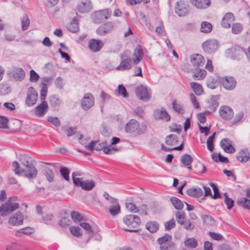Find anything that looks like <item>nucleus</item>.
<instances>
[{
	"instance_id": "8",
	"label": "nucleus",
	"mask_w": 250,
	"mask_h": 250,
	"mask_svg": "<svg viewBox=\"0 0 250 250\" xmlns=\"http://www.w3.org/2000/svg\"><path fill=\"white\" fill-rule=\"evenodd\" d=\"M135 93L138 99L144 102L149 101L151 98V95L148 93L147 88L143 84H140L136 87Z\"/></svg>"
},
{
	"instance_id": "51",
	"label": "nucleus",
	"mask_w": 250,
	"mask_h": 250,
	"mask_svg": "<svg viewBox=\"0 0 250 250\" xmlns=\"http://www.w3.org/2000/svg\"><path fill=\"white\" fill-rule=\"evenodd\" d=\"M12 167L14 168L13 170L16 174L20 175L22 173L24 174V169L20 167L18 162L14 161L12 163Z\"/></svg>"
},
{
	"instance_id": "35",
	"label": "nucleus",
	"mask_w": 250,
	"mask_h": 250,
	"mask_svg": "<svg viewBox=\"0 0 250 250\" xmlns=\"http://www.w3.org/2000/svg\"><path fill=\"white\" fill-rule=\"evenodd\" d=\"M173 109L177 113L181 115L184 114L185 110L183 105L176 100H174L172 103Z\"/></svg>"
},
{
	"instance_id": "54",
	"label": "nucleus",
	"mask_w": 250,
	"mask_h": 250,
	"mask_svg": "<svg viewBox=\"0 0 250 250\" xmlns=\"http://www.w3.org/2000/svg\"><path fill=\"white\" fill-rule=\"evenodd\" d=\"M120 207L119 204L113 205L109 208V211L113 216L116 215L120 212Z\"/></svg>"
},
{
	"instance_id": "52",
	"label": "nucleus",
	"mask_w": 250,
	"mask_h": 250,
	"mask_svg": "<svg viewBox=\"0 0 250 250\" xmlns=\"http://www.w3.org/2000/svg\"><path fill=\"white\" fill-rule=\"evenodd\" d=\"M224 196L225 197L224 199V202L227 206V208L230 210L234 206V201L231 198L228 196L227 193H225Z\"/></svg>"
},
{
	"instance_id": "53",
	"label": "nucleus",
	"mask_w": 250,
	"mask_h": 250,
	"mask_svg": "<svg viewBox=\"0 0 250 250\" xmlns=\"http://www.w3.org/2000/svg\"><path fill=\"white\" fill-rule=\"evenodd\" d=\"M243 29L242 25L239 23H235L232 24L231 32L234 34H239Z\"/></svg>"
},
{
	"instance_id": "45",
	"label": "nucleus",
	"mask_w": 250,
	"mask_h": 250,
	"mask_svg": "<svg viewBox=\"0 0 250 250\" xmlns=\"http://www.w3.org/2000/svg\"><path fill=\"white\" fill-rule=\"evenodd\" d=\"M176 247L175 244L171 242L170 240L166 243H164L163 245H160V250H174Z\"/></svg>"
},
{
	"instance_id": "25",
	"label": "nucleus",
	"mask_w": 250,
	"mask_h": 250,
	"mask_svg": "<svg viewBox=\"0 0 250 250\" xmlns=\"http://www.w3.org/2000/svg\"><path fill=\"white\" fill-rule=\"evenodd\" d=\"M103 45L104 44L102 41L96 39H91L88 43L89 48L93 52L100 51Z\"/></svg>"
},
{
	"instance_id": "28",
	"label": "nucleus",
	"mask_w": 250,
	"mask_h": 250,
	"mask_svg": "<svg viewBox=\"0 0 250 250\" xmlns=\"http://www.w3.org/2000/svg\"><path fill=\"white\" fill-rule=\"evenodd\" d=\"M34 232L35 230L33 228L27 227L17 230L15 231V235L16 237H21L23 235L29 236Z\"/></svg>"
},
{
	"instance_id": "19",
	"label": "nucleus",
	"mask_w": 250,
	"mask_h": 250,
	"mask_svg": "<svg viewBox=\"0 0 250 250\" xmlns=\"http://www.w3.org/2000/svg\"><path fill=\"white\" fill-rule=\"evenodd\" d=\"M48 101L50 106L54 110H58L62 104V100L56 94L50 95Z\"/></svg>"
},
{
	"instance_id": "11",
	"label": "nucleus",
	"mask_w": 250,
	"mask_h": 250,
	"mask_svg": "<svg viewBox=\"0 0 250 250\" xmlns=\"http://www.w3.org/2000/svg\"><path fill=\"white\" fill-rule=\"evenodd\" d=\"M114 27V23L107 21L101 25L96 30V33L99 36H104L112 32Z\"/></svg>"
},
{
	"instance_id": "6",
	"label": "nucleus",
	"mask_w": 250,
	"mask_h": 250,
	"mask_svg": "<svg viewBox=\"0 0 250 250\" xmlns=\"http://www.w3.org/2000/svg\"><path fill=\"white\" fill-rule=\"evenodd\" d=\"M175 12L179 17H184L190 12V7L188 2L180 0L177 1L175 7Z\"/></svg>"
},
{
	"instance_id": "5",
	"label": "nucleus",
	"mask_w": 250,
	"mask_h": 250,
	"mask_svg": "<svg viewBox=\"0 0 250 250\" xmlns=\"http://www.w3.org/2000/svg\"><path fill=\"white\" fill-rule=\"evenodd\" d=\"M112 14V11L109 8H106L96 11L93 18L95 23L99 24L104 21L108 19Z\"/></svg>"
},
{
	"instance_id": "24",
	"label": "nucleus",
	"mask_w": 250,
	"mask_h": 250,
	"mask_svg": "<svg viewBox=\"0 0 250 250\" xmlns=\"http://www.w3.org/2000/svg\"><path fill=\"white\" fill-rule=\"evenodd\" d=\"M23 216L21 212H17L9 220V223L13 226L20 225L22 224Z\"/></svg>"
},
{
	"instance_id": "41",
	"label": "nucleus",
	"mask_w": 250,
	"mask_h": 250,
	"mask_svg": "<svg viewBox=\"0 0 250 250\" xmlns=\"http://www.w3.org/2000/svg\"><path fill=\"white\" fill-rule=\"evenodd\" d=\"M212 29V24L208 21H203L201 24L200 31L204 33H209Z\"/></svg>"
},
{
	"instance_id": "27",
	"label": "nucleus",
	"mask_w": 250,
	"mask_h": 250,
	"mask_svg": "<svg viewBox=\"0 0 250 250\" xmlns=\"http://www.w3.org/2000/svg\"><path fill=\"white\" fill-rule=\"evenodd\" d=\"M61 220L59 221V225L62 227H67L70 221L69 219V214L67 213L66 210H62L60 212Z\"/></svg>"
},
{
	"instance_id": "57",
	"label": "nucleus",
	"mask_w": 250,
	"mask_h": 250,
	"mask_svg": "<svg viewBox=\"0 0 250 250\" xmlns=\"http://www.w3.org/2000/svg\"><path fill=\"white\" fill-rule=\"evenodd\" d=\"M60 172L62 177L66 180H69V170L66 167H62L60 169Z\"/></svg>"
},
{
	"instance_id": "58",
	"label": "nucleus",
	"mask_w": 250,
	"mask_h": 250,
	"mask_svg": "<svg viewBox=\"0 0 250 250\" xmlns=\"http://www.w3.org/2000/svg\"><path fill=\"white\" fill-rule=\"evenodd\" d=\"M118 92L120 95H122L124 98H126L128 96L127 90L123 84L118 85Z\"/></svg>"
},
{
	"instance_id": "37",
	"label": "nucleus",
	"mask_w": 250,
	"mask_h": 250,
	"mask_svg": "<svg viewBox=\"0 0 250 250\" xmlns=\"http://www.w3.org/2000/svg\"><path fill=\"white\" fill-rule=\"evenodd\" d=\"M170 201L176 209L181 210L184 208V204L182 201L175 197H172L170 198Z\"/></svg>"
},
{
	"instance_id": "1",
	"label": "nucleus",
	"mask_w": 250,
	"mask_h": 250,
	"mask_svg": "<svg viewBox=\"0 0 250 250\" xmlns=\"http://www.w3.org/2000/svg\"><path fill=\"white\" fill-rule=\"evenodd\" d=\"M20 161L21 165L24 166V176L28 179H34L38 173L37 168L35 167L34 160L27 154H22L21 156Z\"/></svg>"
},
{
	"instance_id": "42",
	"label": "nucleus",
	"mask_w": 250,
	"mask_h": 250,
	"mask_svg": "<svg viewBox=\"0 0 250 250\" xmlns=\"http://www.w3.org/2000/svg\"><path fill=\"white\" fill-rule=\"evenodd\" d=\"M178 137L175 134H170L166 138L165 143L168 146H173L178 142Z\"/></svg>"
},
{
	"instance_id": "40",
	"label": "nucleus",
	"mask_w": 250,
	"mask_h": 250,
	"mask_svg": "<svg viewBox=\"0 0 250 250\" xmlns=\"http://www.w3.org/2000/svg\"><path fill=\"white\" fill-rule=\"evenodd\" d=\"M95 186V183L93 180H85L83 181L81 188L86 191L91 190Z\"/></svg>"
},
{
	"instance_id": "22",
	"label": "nucleus",
	"mask_w": 250,
	"mask_h": 250,
	"mask_svg": "<svg viewBox=\"0 0 250 250\" xmlns=\"http://www.w3.org/2000/svg\"><path fill=\"white\" fill-rule=\"evenodd\" d=\"M133 56L134 57L133 59V63L138 64L143 59L144 56L143 50L141 45H137L133 52Z\"/></svg>"
},
{
	"instance_id": "20",
	"label": "nucleus",
	"mask_w": 250,
	"mask_h": 250,
	"mask_svg": "<svg viewBox=\"0 0 250 250\" xmlns=\"http://www.w3.org/2000/svg\"><path fill=\"white\" fill-rule=\"evenodd\" d=\"M10 74L12 75L13 79L17 82H21L23 80L25 76V73L24 70L20 67H15Z\"/></svg>"
},
{
	"instance_id": "2",
	"label": "nucleus",
	"mask_w": 250,
	"mask_h": 250,
	"mask_svg": "<svg viewBox=\"0 0 250 250\" xmlns=\"http://www.w3.org/2000/svg\"><path fill=\"white\" fill-rule=\"evenodd\" d=\"M125 130L128 133H133L135 136L145 133L147 130V126L145 124L140 125L135 119H131L126 124Z\"/></svg>"
},
{
	"instance_id": "31",
	"label": "nucleus",
	"mask_w": 250,
	"mask_h": 250,
	"mask_svg": "<svg viewBox=\"0 0 250 250\" xmlns=\"http://www.w3.org/2000/svg\"><path fill=\"white\" fill-rule=\"evenodd\" d=\"M67 29L71 32L75 33L79 31V21L77 17H74L71 22L67 25Z\"/></svg>"
},
{
	"instance_id": "3",
	"label": "nucleus",
	"mask_w": 250,
	"mask_h": 250,
	"mask_svg": "<svg viewBox=\"0 0 250 250\" xmlns=\"http://www.w3.org/2000/svg\"><path fill=\"white\" fill-rule=\"evenodd\" d=\"M123 222L128 227V229H125V231L131 232H138V228L141 223L138 216L134 214L126 215L124 217Z\"/></svg>"
},
{
	"instance_id": "26",
	"label": "nucleus",
	"mask_w": 250,
	"mask_h": 250,
	"mask_svg": "<svg viewBox=\"0 0 250 250\" xmlns=\"http://www.w3.org/2000/svg\"><path fill=\"white\" fill-rule=\"evenodd\" d=\"M192 71L193 73L192 77L195 80H203L207 75L206 71L199 67H195Z\"/></svg>"
},
{
	"instance_id": "47",
	"label": "nucleus",
	"mask_w": 250,
	"mask_h": 250,
	"mask_svg": "<svg viewBox=\"0 0 250 250\" xmlns=\"http://www.w3.org/2000/svg\"><path fill=\"white\" fill-rule=\"evenodd\" d=\"M184 142H182L181 144L178 146H176L173 148H169L163 144H162L161 145V149L166 152H170L173 150L181 151L184 149Z\"/></svg>"
},
{
	"instance_id": "43",
	"label": "nucleus",
	"mask_w": 250,
	"mask_h": 250,
	"mask_svg": "<svg viewBox=\"0 0 250 250\" xmlns=\"http://www.w3.org/2000/svg\"><path fill=\"white\" fill-rule=\"evenodd\" d=\"M201 218L203 224L207 225L212 226L215 223L214 218L209 215L202 214L201 215Z\"/></svg>"
},
{
	"instance_id": "21",
	"label": "nucleus",
	"mask_w": 250,
	"mask_h": 250,
	"mask_svg": "<svg viewBox=\"0 0 250 250\" xmlns=\"http://www.w3.org/2000/svg\"><path fill=\"white\" fill-rule=\"evenodd\" d=\"M48 105L46 101H42L35 109V114L39 117H43L47 112Z\"/></svg>"
},
{
	"instance_id": "9",
	"label": "nucleus",
	"mask_w": 250,
	"mask_h": 250,
	"mask_svg": "<svg viewBox=\"0 0 250 250\" xmlns=\"http://www.w3.org/2000/svg\"><path fill=\"white\" fill-rule=\"evenodd\" d=\"M37 92L32 86L28 88L27 96L25 99V104L28 106H32L35 104L38 99Z\"/></svg>"
},
{
	"instance_id": "13",
	"label": "nucleus",
	"mask_w": 250,
	"mask_h": 250,
	"mask_svg": "<svg viewBox=\"0 0 250 250\" xmlns=\"http://www.w3.org/2000/svg\"><path fill=\"white\" fill-rule=\"evenodd\" d=\"M220 82L226 89L229 90H232L236 87V81L232 76L222 77L220 80Z\"/></svg>"
},
{
	"instance_id": "34",
	"label": "nucleus",
	"mask_w": 250,
	"mask_h": 250,
	"mask_svg": "<svg viewBox=\"0 0 250 250\" xmlns=\"http://www.w3.org/2000/svg\"><path fill=\"white\" fill-rule=\"evenodd\" d=\"M219 97V95H212L210 100L208 108L212 112L215 111L219 105V103L217 102Z\"/></svg>"
},
{
	"instance_id": "56",
	"label": "nucleus",
	"mask_w": 250,
	"mask_h": 250,
	"mask_svg": "<svg viewBox=\"0 0 250 250\" xmlns=\"http://www.w3.org/2000/svg\"><path fill=\"white\" fill-rule=\"evenodd\" d=\"M30 21L27 15H24L21 20V28L23 31L27 29L29 26Z\"/></svg>"
},
{
	"instance_id": "29",
	"label": "nucleus",
	"mask_w": 250,
	"mask_h": 250,
	"mask_svg": "<svg viewBox=\"0 0 250 250\" xmlns=\"http://www.w3.org/2000/svg\"><path fill=\"white\" fill-rule=\"evenodd\" d=\"M234 20V16L232 13H227L223 18L221 24L223 27L229 28L230 27V23Z\"/></svg>"
},
{
	"instance_id": "46",
	"label": "nucleus",
	"mask_w": 250,
	"mask_h": 250,
	"mask_svg": "<svg viewBox=\"0 0 250 250\" xmlns=\"http://www.w3.org/2000/svg\"><path fill=\"white\" fill-rule=\"evenodd\" d=\"M216 132H214L207 140V147L211 152L213 151L214 149V141L215 140Z\"/></svg>"
},
{
	"instance_id": "55",
	"label": "nucleus",
	"mask_w": 250,
	"mask_h": 250,
	"mask_svg": "<svg viewBox=\"0 0 250 250\" xmlns=\"http://www.w3.org/2000/svg\"><path fill=\"white\" fill-rule=\"evenodd\" d=\"M172 239V236L166 233L164 236L160 237L157 239V242L159 245H163L164 243L167 242Z\"/></svg>"
},
{
	"instance_id": "30",
	"label": "nucleus",
	"mask_w": 250,
	"mask_h": 250,
	"mask_svg": "<svg viewBox=\"0 0 250 250\" xmlns=\"http://www.w3.org/2000/svg\"><path fill=\"white\" fill-rule=\"evenodd\" d=\"M192 4L194 5L197 8L201 9H205L209 7L210 5V0H190Z\"/></svg>"
},
{
	"instance_id": "62",
	"label": "nucleus",
	"mask_w": 250,
	"mask_h": 250,
	"mask_svg": "<svg viewBox=\"0 0 250 250\" xmlns=\"http://www.w3.org/2000/svg\"><path fill=\"white\" fill-rule=\"evenodd\" d=\"M81 227L85 229L89 234H92L93 232V229L91 225L86 222H82L80 224Z\"/></svg>"
},
{
	"instance_id": "49",
	"label": "nucleus",
	"mask_w": 250,
	"mask_h": 250,
	"mask_svg": "<svg viewBox=\"0 0 250 250\" xmlns=\"http://www.w3.org/2000/svg\"><path fill=\"white\" fill-rule=\"evenodd\" d=\"M69 230L71 234L77 237H79L82 235L81 228L78 226H71L69 227Z\"/></svg>"
},
{
	"instance_id": "48",
	"label": "nucleus",
	"mask_w": 250,
	"mask_h": 250,
	"mask_svg": "<svg viewBox=\"0 0 250 250\" xmlns=\"http://www.w3.org/2000/svg\"><path fill=\"white\" fill-rule=\"evenodd\" d=\"M185 245L188 248L194 249L197 246L198 244L197 240L195 238H188L185 241Z\"/></svg>"
},
{
	"instance_id": "60",
	"label": "nucleus",
	"mask_w": 250,
	"mask_h": 250,
	"mask_svg": "<svg viewBox=\"0 0 250 250\" xmlns=\"http://www.w3.org/2000/svg\"><path fill=\"white\" fill-rule=\"evenodd\" d=\"M47 121L51 123L56 127H59L61 125V122L57 117L49 116L47 118Z\"/></svg>"
},
{
	"instance_id": "10",
	"label": "nucleus",
	"mask_w": 250,
	"mask_h": 250,
	"mask_svg": "<svg viewBox=\"0 0 250 250\" xmlns=\"http://www.w3.org/2000/svg\"><path fill=\"white\" fill-rule=\"evenodd\" d=\"M95 99L90 93H85L81 102V107L84 110H87L94 104Z\"/></svg>"
},
{
	"instance_id": "38",
	"label": "nucleus",
	"mask_w": 250,
	"mask_h": 250,
	"mask_svg": "<svg viewBox=\"0 0 250 250\" xmlns=\"http://www.w3.org/2000/svg\"><path fill=\"white\" fill-rule=\"evenodd\" d=\"M180 162L184 166H188L191 164L193 158L188 154H184L180 157Z\"/></svg>"
},
{
	"instance_id": "39",
	"label": "nucleus",
	"mask_w": 250,
	"mask_h": 250,
	"mask_svg": "<svg viewBox=\"0 0 250 250\" xmlns=\"http://www.w3.org/2000/svg\"><path fill=\"white\" fill-rule=\"evenodd\" d=\"M190 86L196 95H201L204 92L203 87L201 84L196 82L190 83Z\"/></svg>"
},
{
	"instance_id": "44",
	"label": "nucleus",
	"mask_w": 250,
	"mask_h": 250,
	"mask_svg": "<svg viewBox=\"0 0 250 250\" xmlns=\"http://www.w3.org/2000/svg\"><path fill=\"white\" fill-rule=\"evenodd\" d=\"M44 174L47 180L49 182L51 183L53 181L55 177V174L51 168H45Z\"/></svg>"
},
{
	"instance_id": "50",
	"label": "nucleus",
	"mask_w": 250,
	"mask_h": 250,
	"mask_svg": "<svg viewBox=\"0 0 250 250\" xmlns=\"http://www.w3.org/2000/svg\"><path fill=\"white\" fill-rule=\"evenodd\" d=\"M175 216L177 220V222L180 225H184L186 220V215L184 212L177 211L175 213Z\"/></svg>"
},
{
	"instance_id": "15",
	"label": "nucleus",
	"mask_w": 250,
	"mask_h": 250,
	"mask_svg": "<svg viewBox=\"0 0 250 250\" xmlns=\"http://www.w3.org/2000/svg\"><path fill=\"white\" fill-rule=\"evenodd\" d=\"M92 8V3L90 0L80 1L77 5V10L82 14L89 13Z\"/></svg>"
},
{
	"instance_id": "64",
	"label": "nucleus",
	"mask_w": 250,
	"mask_h": 250,
	"mask_svg": "<svg viewBox=\"0 0 250 250\" xmlns=\"http://www.w3.org/2000/svg\"><path fill=\"white\" fill-rule=\"evenodd\" d=\"M39 75L34 70L30 71V81L31 82H36L39 79Z\"/></svg>"
},
{
	"instance_id": "16",
	"label": "nucleus",
	"mask_w": 250,
	"mask_h": 250,
	"mask_svg": "<svg viewBox=\"0 0 250 250\" xmlns=\"http://www.w3.org/2000/svg\"><path fill=\"white\" fill-rule=\"evenodd\" d=\"M220 145L225 152L228 153H233L235 152V147L232 145V142L228 138L223 139Z\"/></svg>"
},
{
	"instance_id": "36",
	"label": "nucleus",
	"mask_w": 250,
	"mask_h": 250,
	"mask_svg": "<svg viewBox=\"0 0 250 250\" xmlns=\"http://www.w3.org/2000/svg\"><path fill=\"white\" fill-rule=\"evenodd\" d=\"M237 205L243 208L250 210V200L245 197L239 198L237 200Z\"/></svg>"
},
{
	"instance_id": "33",
	"label": "nucleus",
	"mask_w": 250,
	"mask_h": 250,
	"mask_svg": "<svg viewBox=\"0 0 250 250\" xmlns=\"http://www.w3.org/2000/svg\"><path fill=\"white\" fill-rule=\"evenodd\" d=\"M146 229L151 233L156 232L159 229V223L155 221H150L146 223Z\"/></svg>"
},
{
	"instance_id": "23",
	"label": "nucleus",
	"mask_w": 250,
	"mask_h": 250,
	"mask_svg": "<svg viewBox=\"0 0 250 250\" xmlns=\"http://www.w3.org/2000/svg\"><path fill=\"white\" fill-rule=\"evenodd\" d=\"M238 161L242 163H245L250 159V153L248 148L241 150L236 156Z\"/></svg>"
},
{
	"instance_id": "7",
	"label": "nucleus",
	"mask_w": 250,
	"mask_h": 250,
	"mask_svg": "<svg viewBox=\"0 0 250 250\" xmlns=\"http://www.w3.org/2000/svg\"><path fill=\"white\" fill-rule=\"evenodd\" d=\"M202 46L206 53L211 54L215 52L218 48L219 42L215 39H208L202 43Z\"/></svg>"
},
{
	"instance_id": "4",
	"label": "nucleus",
	"mask_w": 250,
	"mask_h": 250,
	"mask_svg": "<svg viewBox=\"0 0 250 250\" xmlns=\"http://www.w3.org/2000/svg\"><path fill=\"white\" fill-rule=\"evenodd\" d=\"M121 62L117 67L118 70H126L130 69L132 67V60L131 58V52L126 50L120 55Z\"/></svg>"
},
{
	"instance_id": "61",
	"label": "nucleus",
	"mask_w": 250,
	"mask_h": 250,
	"mask_svg": "<svg viewBox=\"0 0 250 250\" xmlns=\"http://www.w3.org/2000/svg\"><path fill=\"white\" fill-rule=\"evenodd\" d=\"M71 216L74 222H80L83 219V216L77 211H73L71 212Z\"/></svg>"
},
{
	"instance_id": "63",
	"label": "nucleus",
	"mask_w": 250,
	"mask_h": 250,
	"mask_svg": "<svg viewBox=\"0 0 250 250\" xmlns=\"http://www.w3.org/2000/svg\"><path fill=\"white\" fill-rule=\"evenodd\" d=\"M175 226L176 223L174 218L171 219L165 223V229L167 230L171 229L172 228H174Z\"/></svg>"
},
{
	"instance_id": "18",
	"label": "nucleus",
	"mask_w": 250,
	"mask_h": 250,
	"mask_svg": "<svg viewBox=\"0 0 250 250\" xmlns=\"http://www.w3.org/2000/svg\"><path fill=\"white\" fill-rule=\"evenodd\" d=\"M190 62L195 67H200L204 65L205 59L201 54H195L190 56Z\"/></svg>"
},
{
	"instance_id": "17",
	"label": "nucleus",
	"mask_w": 250,
	"mask_h": 250,
	"mask_svg": "<svg viewBox=\"0 0 250 250\" xmlns=\"http://www.w3.org/2000/svg\"><path fill=\"white\" fill-rule=\"evenodd\" d=\"M219 114L223 119L230 120L233 116V112L230 107L224 105L220 108Z\"/></svg>"
},
{
	"instance_id": "32",
	"label": "nucleus",
	"mask_w": 250,
	"mask_h": 250,
	"mask_svg": "<svg viewBox=\"0 0 250 250\" xmlns=\"http://www.w3.org/2000/svg\"><path fill=\"white\" fill-rule=\"evenodd\" d=\"M188 195L195 198H198L203 195V191L200 188H192L188 189L187 191Z\"/></svg>"
},
{
	"instance_id": "14",
	"label": "nucleus",
	"mask_w": 250,
	"mask_h": 250,
	"mask_svg": "<svg viewBox=\"0 0 250 250\" xmlns=\"http://www.w3.org/2000/svg\"><path fill=\"white\" fill-rule=\"evenodd\" d=\"M17 199V197L16 196L10 197L8 201L4 204H3V205L4 206V212L6 213V216L19 208V203H12Z\"/></svg>"
},
{
	"instance_id": "12",
	"label": "nucleus",
	"mask_w": 250,
	"mask_h": 250,
	"mask_svg": "<svg viewBox=\"0 0 250 250\" xmlns=\"http://www.w3.org/2000/svg\"><path fill=\"white\" fill-rule=\"evenodd\" d=\"M153 117L156 120L169 122L171 117L166 109L162 107L160 109H156L154 111Z\"/></svg>"
},
{
	"instance_id": "59",
	"label": "nucleus",
	"mask_w": 250,
	"mask_h": 250,
	"mask_svg": "<svg viewBox=\"0 0 250 250\" xmlns=\"http://www.w3.org/2000/svg\"><path fill=\"white\" fill-rule=\"evenodd\" d=\"M6 250H21V246L17 243H12L8 245L6 248Z\"/></svg>"
}]
</instances>
